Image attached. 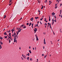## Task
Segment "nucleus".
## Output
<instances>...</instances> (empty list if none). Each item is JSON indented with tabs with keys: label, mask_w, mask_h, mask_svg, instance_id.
<instances>
[{
	"label": "nucleus",
	"mask_w": 62,
	"mask_h": 62,
	"mask_svg": "<svg viewBox=\"0 0 62 62\" xmlns=\"http://www.w3.org/2000/svg\"><path fill=\"white\" fill-rule=\"evenodd\" d=\"M14 42H17V40H16V38H14Z\"/></svg>",
	"instance_id": "nucleus-1"
},
{
	"label": "nucleus",
	"mask_w": 62,
	"mask_h": 62,
	"mask_svg": "<svg viewBox=\"0 0 62 62\" xmlns=\"http://www.w3.org/2000/svg\"><path fill=\"white\" fill-rule=\"evenodd\" d=\"M16 34V33H15V32H14V39H15L16 38L15 37V36Z\"/></svg>",
	"instance_id": "nucleus-2"
},
{
	"label": "nucleus",
	"mask_w": 62,
	"mask_h": 62,
	"mask_svg": "<svg viewBox=\"0 0 62 62\" xmlns=\"http://www.w3.org/2000/svg\"><path fill=\"white\" fill-rule=\"evenodd\" d=\"M57 3L55 4V8H57Z\"/></svg>",
	"instance_id": "nucleus-3"
},
{
	"label": "nucleus",
	"mask_w": 62,
	"mask_h": 62,
	"mask_svg": "<svg viewBox=\"0 0 62 62\" xmlns=\"http://www.w3.org/2000/svg\"><path fill=\"white\" fill-rule=\"evenodd\" d=\"M44 44H46V42H45V39H44Z\"/></svg>",
	"instance_id": "nucleus-4"
},
{
	"label": "nucleus",
	"mask_w": 62,
	"mask_h": 62,
	"mask_svg": "<svg viewBox=\"0 0 62 62\" xmlns=\"http://www.w3.org/2000/svg\"><path fill=\"white\" fill-rule=\"evenodd\" d=\"M34 31H37V29L36 28H35V29L33 30Z\"/></svg>",
	"instance_id": "nucleus-5"
},
{
	"label": "nucleus",
	"mask_w": 62,
	"mask_h": 62,
	"mask_svg": "<svg viewBox=\"0 0 62 62\" xmlns=\"http://www.w3.org/2000/svg\"><path fill=\"white\" fill-rule=\"evenodd\" d=\"M36 39L37 41H38V40H39V39H38V36H37V37H36Z\"/></svg>",
	"instance_id": "nucleus-6"
},
{
	"label": "nucleus",
	"mask_w": 62,
	"mask_h": 62,
	"mask_svg": "<svg viewBox=\"0 0 62 62\" xmlns=\"http://www.w3.org/2000/svg\"><path fill=\"white\" fill-rule=\"evenodd\" d=\"M23 57L24 58V59H26V56H25V55H24Z\"/></svg>",
	"instance_id": "nucleus-7"
},
{
	"label": "nucleus",
	"mask_w": 62,
	"mask_h": 62,
	"mask_svg": "<svg viewBox=\"0 0 62 62\" xmlns=\"http://www.w3.org/2000/svg\"><path fill=\"white\" fill-rule=\"evenodd\" d=\"M4 35H7V33H6V32H5L4 33Z\"/></svg>",
	"instance_id": "nucleus-8"
},
{
	"label": "nucleus",
	"mask_w": 62,
	"mask_h": 62,
	"mask_svg": "<svg viewBox=\"0 0 62 62\" xmlns=\"http://www.w3.org/2000/svg\"><path fill=\"white\" fill-rule=\"evenodd\" d=\"M31 21H33V17L31 18Z\"/></svg>",
	"instance_id": "nucleus-9"
},
{
	"label": "nucleus",
	"mask_w": 62,
	"mask_h": 62,
	"mask_svg": "<svg viewBox=\"0 0 62 62\" xmlns=\"http://www.w3.org/2000/svg\"><path fill=\"white\" fill-rule=\"evenodd\" d=\"M52 14L53 15H55V13H54V12H53L52 13Z\"/></svg>",
	"instance_id": "nucleus-10"
},
{
	"label": "nucleus",
	"mask_w": 62,
	"mask_h": 62,
	"mask_svg": "<svg viewBox=\"0 0 62 62\" xmlns=\"http://www.w3.org/2000/svg\"><path fill=\"white\" fill-rule=\"evenodd\" d=\"M35 18L36 20H37V19H39V17H35Z\"/></svg>",
	"instance_id": "nucleus-11"
},
{
	"label": "nucleus",
	"mask_w": 62,
	"mask_h": 62,
	"mask_svg": "<svg viewBox=\"0 0 62 62\" xmlns=\"http://www.w3.org/2000/svg\"><path fill=\"white\" fill-rule=\"evenodd\" d=\"M29 54H30L29 53H28V54H26V55L27 56V55H28V56H29Z\"/></svg>",
	"instance_id": "nucleus-12"
},
{
	"label": "nucleus",
	"mask_w": 62,
	"mask_h": 62,
	"mask_svg": "<svg viewBox=\"0 0 62 62\" xmlns=\"http://www.w3.org/2000/svg\"><path fill=\"white\" fill-rule=\"evenodd\" d=\"M6 17V15H5L4 16V17L3 18L4 19H5V18Z\"/></svg>",
	"instance_id": "nucleus-13"
},
{
	"label": "nucleus",
	"mask_w": 62,
	"mask_h": 62,
	"mask_svg": "<svg viewBox=\"0 0 62 62\" xmlns=\"http://www.w3.org/2000/svg\"><path fill=\"white\" fill-rule=\"evenodd\" d=\"M29 52L30 53V54H31L32 53L31 52V50H29Z\"/></svg>",
	"instance_id": "nucleus-14"
},
{
	"label": "nucleus",
	"mask_w": 62,
	"mask_h": 62,
	"mask_svg": "<svg viewBox=\"0 0 62 62\" xmlns=\"http://www.w3.org/2000/svg\"><path fill=\"white\" fill-rule=\"evenodd\" d=\"M27 60H29V57H27Z\"/></svg>",
	"instance_id": "nucleus-15"
},
{
	"label": "nucleus",
	"mask_w": 62,
	"mask_h": 62,
	"mask_svg": "<svg viewBox=\"0 0 62 62\" xmlns=\"http://www.w3.org/2000/svg\"><path fill=\"white\" fill-rule=\"evenodd\" d=\"M34 23H33L32 24H31V25H32V28H33V24Z\"/></svg>",
	"instance_id": "nucleus-16"
},
{
	"label": "nucleus",
	"mask_w": 62,
	"mask_h": 62,
	"mask_svg": "<svg viewBox=\"0 0 62 62\" xmlns=\"http://www.w3.org/2000/svg\"><path fill=\"white\" fill-rule=\"evenodd\" d=\"M32 23H30L29 24V26H30V25H31V24Z\"/></svg>",
	"instance_id": "nucleus-17"
},
{
	"label": "nucleus",
	"mask_w": 62,
	"mask_h": 62,
	"mask_svg": "<svg viewBox=\"0 0 62 62\" xmlns=\"http://www.w3.org/2000/svg\"><path fill=\"white\" fill-rule=\"evenodd\" d=\"M16 33L17 35V36H18V34H19V32H18L16 31Z\"/></svg>",
	"instance_id": "nucleus-18"
},
{
	"label": "nucleus",
	"mask_w": 62,
	"mask_h": 62,
	"mask_svg": "<svg viewBox=\"0 0 62 62\" xmlns=\"http://www.w3.org/2000/svg\"><path fill=\"white\" fill-rule=\"evenodd\" d=\"M23 28H26V26H25L24 25V27H23Z\"/></svg>",
	"instance_id": "nucleus-19"
},
{
	"label": "nucleus",
	"mask_w": 62,
	"mask_h": 62,
	"mask_svg": "<svg viewBox=\"0 0 62 62\" xmlns=\"http://www.w3.org/2000/svg\"><path fill=\"white\" fill-rule=\"evenodd\" d=\"M49 3L50 4H51L52 3V2L51 1V0H50L49 1Z\"/></svg>",
	"instance_id": "nucleus-20"
},
{
	"label": "nucleus",
	"mask_w": 62,
	"mask_h": 62,
	"mask_svg": "<svg viewBox=\"0 0 62 62\" xmlns=\"http://www.w3.org/2000/svg\"><path fill=\"white\" fill-rule=\"evenodd\" d=\"M0 39H3V38L1 37V36H0Z\"/></svg>",
	"instance_id": "nucleus-21"
},
{
	"label": "nucleus",
	"mask_w": 62,
	"mask_h": 62,
	"mask_svg": "<svg viewBox=\"0 0 62 62\" xmlns=\"http://www.w3.org/2000/svg\"><path fill=\"white\" fill-rule=\"evenodd\" d=\"M38 1L39 3H40V0Z\"/></svg>",
	"instance_id": "nucleus-22"
},
{
	"label": "nucleus",
	"mask_w": 62,
	"mask_h": 62,
	"mask_svg": "<svg viewBox=\"0 0 62 62\" xmlns=\"http://www.w3.org/2000/svg\"><path fill=\"white\" fill-rule=\"evenodd\" d=\"M12 2L11 3H10L9 4V6H11V4H12Z\"/></svg>",
	"instance_id": "nucleus-23"
},
{
	"label": "nucleus",
	"mask_w": 62,
	"mask_h": 62,
	"mask_svg": "<svg viewBox=\"0 0 62 62\" xmlns=\"http://www.w3.org/2000/svg\"><path fill=\"white\" fill-rule=\"evenodd\" d=\"M52 21L53 22H54V18L52 20Z\"/></svg>",
	"instance_id": "nucleus-24"
},
{
	"label": "nucleus",
	"mask_w": 62,
	"mask_h": 62,
	"mask_svg": "<svg viewBox=\"0 0 62 62\" xmlns=\"http://www.w3.org/2000/svg\"><path fill=\"white\" fill-rule=\"evenodd\" d=\"M60 32H61V33H62V31H61V29H60Z\"/></svg>",
	"instance_id": "nucleus-25"
},
{
	"label": "nucleus",
	"mask_w": 62,
	"mask_h": 62,
	"mask_svg": "<svg viewBox=\"0 0 62 62\" xmlns=\"http://www.w3.org/2000/svg\"><path fill=\"white\" fill-rule=\"evenodd\" d=\"M54 23V22H52V25H53Z\"/></svg>",
	"instance_id": "nucleus-26"
},
{
	"label": "nucleus",
	"mask_w": 62,
	"mask_h": 62,
	"mask_svg": "<svg viewBox=\"0 0 62 62\" xmlns=\"http://www.w3.org/2000/svg\"><path fill=\"white\" fill-rule=\"evenodd\" d=\"M0 49H2V46H1V45H0Z\"/></svg>",
	"instance_id": "nucleus-27"
},
{
	"label": "nucleus",
	"mask_w": 62,
	"mask_h": 62,
	"mask_svg": "<svg viewBox=\"0 0 62 62\" xmlns=\"http://www.w3.org/2000/svg\"><path fill=\"white\" fill-rule=\"evenodd\" d=\"M44 25H47V23H45V24H44Z\"/></svg>",
	"instance_id": "nucleus-28"
},
{
	"label": "nucleus",
	"mask_w": 62,
	"mask_h": 62,
	"mask_svg": "<svg viewBox=\"0 0 62 62\" xmlns=\"http://www.w3.org/2000/svg\"><path fill=\"white\" fill-rule=\"evenodd\" d=\"M42 19H43V17H42V18L40 19V21H42Z\"/></svg>",
	"instance_id": "nucleus-29"
},
{
	"label": "nucleus",
	"mask_w": 62,
	"mask_h": 62,
	"mask_svg": "<svg viewBox=\"0 0 62 62\" xmlns=\"http://www.w3.org/2000/svg\"><path fill=\"white\" fill-rule=\"evenodd\" d=\"M46 20H47V19H46V18H45V20H44V21H46Z\"/></svg>",
	"instance_id": "nucleus-30"
},
{
	"label": "nucleus",
	"mask_w": 62,
	"mask_h": 62,
	"mask_svg": "<svg viewBox=\"0 0 62 62\" xmlns=\"http://www.w3.org/2000/svg\"><path fill=\"white\" fill-rule=\"evenodd\" d=\"M21 59H22L23 60H24V59H23V57H21Z\"/></svg>",
	"instance_id": "nucleus-31"
},
{
	"label": "nucleus",
	"mask_w": 62,
	"mask_h": 62,
	"mask_svg": "<svg viewBox=\"0 0 62 62\" xmlns=\"http://www.w3.org/2000/svg\"><path fill=\"white\" fill-rule=\"evenodd\" d=\"M54 22H56V20L55 19V20H54Z\"/></svg>",
	"instance_id": "nucleus-32"
},
{
	"label": "nucleus",
	"mask_w": 62,
	"mask_h": 62,
	"mask_svg": "<svg viewBox=\"0 0 62 62\" xmlns=\"http://www.w3.org/2000/svg\"><path fill=\"white\" fill-rule=\"evenodd\" d=\"M15 30H13V29H12V30H11V31H14Z\"/></svg>",
	"instance_id": "nucleus-33"
},
{
	"label": "nucleus",
	"mask_w": 62,
	"mask_h": 62,
	"mask_svg": "<svg viewBox=\"0 0 62 62\" xmlns=\"http://www.w3.org/2000/svg\"><path fill=\"white\" fill-rule=\"evenodd\" d=\"M11 31H10V30H9V31H8V33H9Z\"/></svg>",
	"instance_id": "nucleus-34"
},
{
	"label": "nucleus",
	"mask_w": 62,
	"mask_h": 62,
	"mask_svg": "<svg viewBox=\"0 0 62 62\" xmlns=\"http://www.w3.org/2000/svg\"><path fill=\"white\" fill-rule=\"evenodd\" d=\"M30 60L31 61H32V58H31L30 59Z\"/></svg>",
	"instance_id": "nucleus-35"
},
{
	"label": "nucleus",
	"mask_w": 62,
	"mask_h": 62,
	"mask_svg": "<svg viewBox=\"0 0 62 62\" xmlns=\"http://www.w3.org/2000/svg\"><path fill=\"white\" fill-rule=\"evenodd\" d=\"M27 25H29V23H28L26 24Z\"/></svg>",
	"instance_id": "nucleus-36"
},
{
	"label": "nucleus",
	"mask_w": 62,
	"mask_h": 62,
	"mask_svg": "<svg viewBox=\"0 0 62 62\" xmlns=\"http://www.w3.org/2000/svg\"><path fill=\"white\" fill-rule=\"evenodd\" d=\"M9 43H10V40L9 39Z\"/></svg>",
	"instance_id": "nucleus-37"
},
{
	"label": "nucleus",
	"mask_w": 62,
	"mask_h": 62,
	"mask_svg": "<svg viewBox=\"0 0 62 62\" xmlns=\"http://www.w3.org/2000/svg\"><path fill=\"white\" fill-rule=\"evenodd\" d=\"M5 39H7V36H5Z\"/></svg>",
	"instance_id": "nucleus-38"
},
{
	"label": "nucleus",
	"mask_w": 62,
	"mask_h": 62,
	"mask_svg": "<svg viewBox=\"0 0 62 62\" xmlns=\"http://www.w3.org/2000/svg\"><path fill=\"white\" fill-rule=\"evenodd\" d=\"M17 34H16V35L15 36V38H17Z\"/></svg>",
	"instance_id": "nucleus-39"
},
{
	"label": "nucleus",
	"mask_w": 62,
	"mask_h": 62,
	"mask_svg": "<svg viewBox=\"0 0 62 62\" xmlns=\"http://www.w3.org/2000/svg\"><path fill=\"white\" fill-rule=\"evenodd\" d=\"M20 29H21V28H18V30H19Z\"/></svg>",
	"instance_id": "nucleus-40"
},
{
	"label": "nucleus",
	"mask_w": 62,
	"mask_h": 62,
	"mask_svg": "<svg viewBox=\"0 0 62 62\" xmlns=\"http://www.w3.org/2000/svg\"><path fill=\"white\" fill-rule=\"evenodd\" d=\"M60 13H61V12H62V10H60Z\"/></svg>",
	"instance_id": "nucleus-41"
},
{
	"label": "nucleus",
	"mask_w": 62,
	"mask_h": 62,
	"mask_svg": "<svg viewBox=\"0 0 62 62\" xmlns=\"http://www.w3.org/2000/svg\"><path fill=\"white\" fill-rule=\"evenodd\" d=\"M60 7H61V6H62V4L61 3L60 4Z\"/></svg>",
	"instance_id": "nucleus-42"
},
{
	"label": "nucleus",
	"mask_w": 62,
	"mask_h": 62,
	"mask_svg": "<svg viewBox=\"0 0 62 62\" xmlns=\"http://www.w3.org/2000/svg\"><path fill=\"white\" fill-rule=\"evenodd\" d=\"M43 34H44V35H45V34H46V33H45V32H44L43 33Z\"/></svg>",
	"instance_id": "nucleus-43"
},
{
	"label": "nucleus",
	"mask_w": 62,
	"mask_h": 62,
	"mask_svg": "<svg viewBox=\"0 0 62 62\" xmlns=\"http://www.w3.org/2000/svg\"><path fill=\"white\" fill-rule=\"evenodd\" d=\"M57 1H58V2H59V0H57Z\"/></svg>",
	"instance_id": "nucleus-44"
},
{
	"label": "nucleus",
	"mask_w": 62,
	"mask_h": 62,
	"mask_svg": "<svg viewBox=\"0 0 62 62\" xmlns=\"http://www.w3.org/2000/svg\"><path fill=\"white\" fill-rule=\"evenodd\" d=\"M44 57L45 58H46V56H45V55L44 56Z\"/></svg>",
	"instance_id": "nucleus-45"
},
{
	"label": "nucleus",
	"mask_w": 62,
	"mask_h": 62,
	"mask_svg": "<svg viewBox=\"0 0 62 62\" xmlns=\"http://www.w3.org/2000/svg\"><path fill=\"white\" fill-rule=\"evenodd\" d=\"M21 47H19V49H20V50H21Z\"/></svg>",
	"instance_id": "nucleus-46"
},
{
	"label": "nucleus",
	"mask_w": 62,
	"mask_h": 62,
	"mask_svg": "<svg viewBox=\"0 0 62 62\" xmlns=\"http://www.w3.org/2000/svg\"><path fill=\"white\" fill-rule=\"evenodd\" d=\"M49 21H51V18H49Z\"/></svg>",
	"instance_id": "nucleus-47"
},
{
	"label": "nucleus",
	"mask_w": 62,
	"mask_h": 62,
	"mask_svg": "<svg viewBox=\"0 0 62 62\" xmlns=\"http://www.w3.org/2000/svg\"><path fill=\"white\" fill-rule=\"evenodd\" d=\"M42 56H44V54H42Z\"/></svg>",
	"instance_id": "nucleus-48"
},
{
	"label": "nucleus",
	"mask_w": 62,
	"mask_h": 62,
	"mask_svg": "<svg viewBox=\"0 0 62 62\" xmlns=\"http://www.w3.org/2000/svg\"><path fill=\"white\" fill-rule=\"evenodd\" d=\"M54 18H55V19H56V16H54Z\"/></svg>",
	"instance_id": "nucleus-49"
},
{
	"label": "nucleus",
	"mask_w": 62,
	"mask_h": 62,
	"mask_svg": "<svg viewBox=\"0 0 62 62\" xmlns=\"http://www.w3.org/2000/svg\"><path fill=\"white\" fill-rule=\"evenodd\" d=\"M1 45H2V44H3V43H2V41L1 42Z\"/></svg>",
	"instance_id": "nucleus-50"
},
{
	"label": "nucleus",
	"mask_w": 62,
	"mask_h": 62,
	"mask_svg": "<svg viewBox=\"0 0 62 62\" xmlns=\"http://www.w3.org/2000/svg\"><path fill=\"white\" fill-rule=\"evenodd\" d=\"M36 49H37V48H36V47H35V50H36Z\"/></svg>",
	"instance_id": "nucleus-51"
},
{
	"label": "nucleus",
	"mask_w": 62,
	"mask_h": 62,
	"mask_svg": "<svg viewBox=\"0 0 62 62\" xmlns=\"http://www.w3.org/2000/svg\"><path fill=\"white\" fill-rule=\"evenodd\" d=\"M21 26H23V25L22 24L21 25Z\"/></svg>",
	"instance_id": "nucleus-52"
},
{
	"label": "nucleus",
	"mask_w": 62,
	"mask_h": 62,
	"mask_svg": "<svg viewBox=\"0 0 62 62\" xmlns=\"http://www.w3.org/2000/svg\"><path fill=\"white\" fill-rule=\"evenodd\" d=\"M43 7H42L41 8V9H43Z\"/></svg>",
	"instance_id": "nucleus-53"
},
{
	"label": "nucleus",
	"mask_w": 62,
	"mask_h": 62,
	"mask_svg": "<svg viewBox=\"0 0 62 62\" xmlns=\"http://www.w3.org/2000/svg\"><path fill=\"white\" fill-rule=\"evenodd\" d=\"M12 1V0H11V1H9L10 2H9V3L11 2Z\"/></svg>",
	"instance_id": "nucleus-54"
},
{
	"label": "nucleus",
	"mask_w": 62,
	"mask_h": 62,
	"mask_svg": "<svg viewBox=\"0 0 62 62\" xmlns=\"http://www.w3.org/2000/svg\"><path fill=\"white\" fill-rule=\"evenodd\" d=\"M19 30V32H20L21 31L20 30Z\"/></svg>",
	"instance_id": "nucleus-55"
},
{
	"label": "nucleus",
	"mask_w": 62,
	"mask_h": 62,
	"mask_svg": "<svg viewBox=\"0 0 62 62\" xmlns=\"http://www.w3.org/2000/svg\"><path fill=\"white\" fill-rule=\"evenodd\" d=\"M22 17H21V18H20V20H22Z\"/></svg>",
	"instance_id": "nucleus-56"
},
{
	"label": "nucleus",
	"mask_w": 62,
	"mask_h": 62,
	"mask_svg": "<svg viewBox=\"0 0 62 62\" xmlns=\"http://www.w3.org/2000/svg\"><path fill=\"white\" fill-rule=\"evenodd\" d=\"M48 24L49 25H50V23H48Z\"/></svg>",
	"instance_id": "nucleus-57"
},
{
	"label": "nucleus",
	"mask_w": 62,
	"mask_h": 62,
	"mask_svg": "<svg viewBox=\"0 0 62 62\" xmlns=\"http://www.w3.org/2000/svg\"><path fill=\"white\" fill-rule=\"evenodd\" d=\"M12 36L13 37H14V35L13 34V35H12Z\"/></svg>",
	"instance_id": "nucleus-58"
},
{
	"label": "nucleus",
	"mask_w": 62,
	"mask_h": 62,
	"mask_svg": "<svg viewBox=\"0 0 62 62\" xmlns=\"http://www.w3.org/2000/svg\"><path fill=\"white\" fill-rule=\"evenodd\" d=\"M45 46H44L43 47V49H44V48H45Z\"/></svg>",
	"instance_id": "nucleus-59"
},
{
	"label": "nucleus",
	"mask_w": 62,
	"mask_h": 62,
	"mask_svg": "<svg viewBox=\"0 0 62 62\" xmlns=\"http://www.w3.org/2000/svg\"><path fill=\"white\" fill-rule=\"evenodd\" d=\"M9 35H11V33H9Z\"/></svg>",
	"instance_id": "nucleus-60"
},
{
	"label": "nucleus",
	"mask_w": 62,
	"mask_h": 62,
	"mask_svg": "<svg viewBox=\"0 0 62 62\" xmlns=\"http://www.w3.org/2000/svg\"><path fill=\"white\" fill-rule=\"evenodd\" d=\"M10 39H12V38H11V37L10 38Z\"/></svg>",
	"instance_id": "nucleus-61"
},
{
	"label": "nucleus",
	"mask_w": 62,
	"mask_h": 62,
	"mask_svg": "<svg viewBox=\"0 0 62 62\" xmlns=\"http://www.w3.org/2000/svg\"><path fill=\"white\" fill-rule=\"evenodd\" d=\"M36 26H37V27H38V24H36Z\"/></svg>",
	"instance_id": "nucleus-62"
},
{
	"label": "nucleus",
	"mask_w": 62,
	"mask_h": 62,
	"mask_svg": "<svg viewBox=\"0 0 62 62\" xmlns=\"http://www.w3.org/2000/svg\"><path fill=\"white\" fill-rule=\"evenodd\" d=\"M33 50H35V49L33 47Z\"/></svg>",
	"instance_id": "nucleus-63"
},
{
	"label": "nucleus",
	"mask_w": 62,
	"mask_h": 62,
	"mask_svg": "<svg viewBox=\"0 0 62 62\" xmlns=\"http://www.w3.org/2000/svg\"><path fill=\"white\" fill-rule=\"evenodd\" d=\"M45 22H46V23H47V22H48V21H45Z\"/></svg>",
	"instance_id": "nucleus-64"
}]
</instances>
